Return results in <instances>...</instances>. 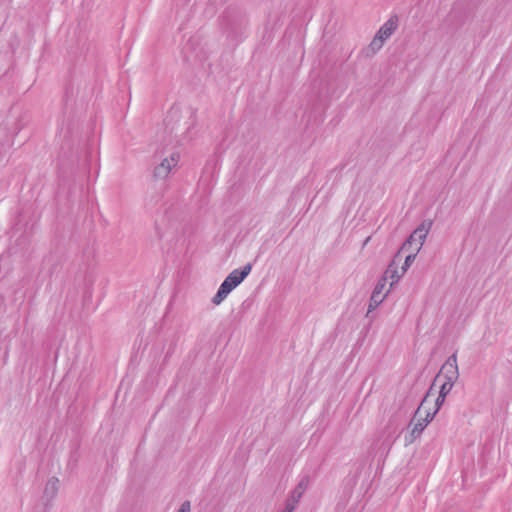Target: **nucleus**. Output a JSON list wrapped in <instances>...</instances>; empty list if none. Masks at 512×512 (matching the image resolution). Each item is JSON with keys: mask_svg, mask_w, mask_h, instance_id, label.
<instances>
[{"mask_svg": "<svg viewBox=\"0 0 512 512\" xmlns=\"http://www.w3.org/2000/svg\"><path fill=\"white\" fill-rule=\"evenodd\" d=\"M252 270V264L247 263L241 269L233 270L221 283L217 293L212 298L214 305H220L229 293L234 290L249 275Z\"/></svg>", "mask_w": 512, "mask_h": 512, "instance_id": "nucleus-1", "label": "nucleus"}, {"mask_svg": "<svg viewBox=\"0 0 512 512\" xmlns=\"http://www.w3.org/2000/svg\"><path fill=\"white\" fill-rule=\"evenodd\" d=\"M434 384L428 389L426 395L422 399L420 405L414 412V415L408 425V428H411L409 435L405 436V441L407 444L413 443L424 431V429L429 424V420L427 418H423V411L425 406L429 404V397L432 394Z\"/></svg>", "mask_w": 512, "mask_h": 512, "instance_id": "nucleus-2", "label": "nucleus"}, {"mask_svg": "<svg viewBox=\"0 0 512 512\" xmlns=\"http://www.w3.org/2000/svg\"><path fill=\"white\" fill-rule=\"evenodd\" d=\"M180 156L177 152L171 153L168 157L161 159L154 169L152 177L155 181L165 180L169 176L172 168L179 162Z\"/></svg>", "mask_w": 512, "mask_h": 512, "instance_id": "nucleus-3", "label": "nucleus"}, {"mask_svg": "<svg viewBox=\"0 0 512 512\" xmlns=\"http://www.w3.org/2000/svg\"><path fill=\"white\" fill-rule=\"evenodd\" d=\"M432 224L433 223L431 220L423 221L421 223V225L419 227H417L412 232V234L409 236V238L403 243L401 249L402 250L407 249V247L411 246L413 242H418L419 245L416 248V252H418L421 249V247L426 239V236L432 227Z\"/></svg>", "mask_w": 512, "mask_h": 512, "instance_id": "nucleus-4", "label": "nucleus"}, {"mask_svg": "<svg viewBox=\"0 0 512 512\" xmlns=\"http://www.w3.org/2000/svg\"><path fill=\"white\" fill-rule=\"evenodd\" d=\"M432 224L433 223L431 220L423 221L421 223V225L419 227H417L412 232V234L409 236V238L403 243L401 249L402 250L407 249V247L411 246L413 242H418L419 245L416 248V252H418L421 249V247L426 239V236L432 227Z\"/></svg>", "mask_w": 512, "mask_h": 512, "instance_id": "nucleus-5", "label": "nucleus"}, {"mask_svg": "<svg viewBox=\"0 0 512 512\" xmlns=\"http://www.w3.org/2000/svg\"><path fill=\"white\" fill-rule=\"evenodd\" d=\"M441 374L443 375L445 380L450 381H457L459 378V370H458V364H457V352H454L452 355L448 357L446 362L442 365L441 370L439 374L434 379V382H436Z\"/></svg>", "mask_w": 512, "mask_h": 512, "instance_id": "nucleus-6", "label": "nucleus"}, {"mask_svg": "<svg viewBox=\"0 0 512 512\" xmlns=\"http://www.w3.org/2000/svg\"><path fill=\"white\" fill-rule=\"evenodd\" d=\"M59 480L55 477L51 478L45 487L44 494L42 497V504L37 506L39 512H49V504L55 498L58 492Z\"/></svg>", "mask_w": 512, "mask_h": 512, "instance_id": "nucleus-7", "label": "nucleus"}, {"mask_svg": "<svg viewBox=\"0 0 512 512\" xmlns=\"http://www.w3.org/2000/svg\"><path fill=\"white\" fill-rule=\"evenodd\" d=\"M385 279H380L373 292H372V295L370 297V301H369V306H368V311H367V316L373 311L375 310L382 302L383 300L385 299L386 297V294H383V290L385 289Z\"/></svg>", "mask_w": 512, "mask_h": 512, "instance_id": "nucleus-8", "label": "nucleus"}, {"mask_svg": "<svg viewBox=\"0 0 512 512\" xmlns=\"http://www.w3.org/2000/svg\"><path fill=\"white\" fill-rule=\"evenodd\" d=\"M305 489H306V484L304 483V480H302L298 483V485L292 491L291 496L287 499L285 508L282 512H293L296 504L301 499Z\"/></svg>", "mask_w": 512, "mask_h": 512, "instance_id": "nucleus-9", "label": "nucleus"}, {"mask_svg": "<svg viewBox=\"0 0 512 512\" xmlns=\"http://www.w3.org/2000/svg\"><path fill=\"white\" fill-rule=\"evenodd\" d=\"M399 18L398 16L392 15L377 31V35L382 37V39H388L397 29Z\"/></svg>", "mask_w": 512, "mask_h": 512, "instance_id": "nucleus-10", "label": "nucleus"}, {"mask_svg": "<svg viewBox=\"0 0 512 512\" xmlns=\"http://www.w3.org/2000/svg\"><path fill=\"white\" fill-rule=\"evenodd\" d=\"M402 273L399 274L398 271H397V268L395 266V261H393L389 266L388 268L386 269L385 273H384V276L381 278V279H385V282L387 281L388 278H390L392 280L391 282V286L398 282L399 279L402 277Z\"/></svg>", "mask_w": 512, "mask_h": 512, "instance_id": "nucleus-11", "label": "nucleus"}, {"mask_svg": "<svg viewBox=\"0 0 512 512\" xmlns=\"http://www.w3.org/2000/svg\"><path fill=\"white\" fill-rule=\"evenodd\" d=\"M385 41V39L376 34L367 48L366 55L372 56L376 54L383 47Z\"/></svg>", "mask_w": 512, "mask_h": 512, "instance_id": "nucleus-12", "label": "nucleus"}, {"mask_svg": "<svg viewBox=\"0 0 512 512\" xmlns=\"http://www.w3.org/2000/svg\"><path fill=\"white\" fill-rule=\"evenodd\" d=\"M455 383V381L445 380V382L441 385L439 390L441 399L446 398V396L450 393Z\"/></svg>", "mask_w": 512, "mask_h": 512, "instance_id": "nucleus-13", "label": "nucleus"}, {"mask_svg": "<svg viewBox=\"0 0 512 512\" xmlns=\"http://www.w3.org/2000/svg\"><path fill=\"white\" fill-rule=\"evenodd\" d=\"M416 254L417 252L415 253H410L409 255L406 256L405 258V261H404V264L402 266V274H404V272L411 266V264L414 262L415 258H416Z\"/></svg>", "mask_w": 512, "mask_h": 512, "instance_id": "nucleus-14", "label": "nucleus"}, {"mask_svg": "<svg viewBox=\"0 0 512 512\" xmlns=\"http://www.w3.org/2000/svg\"><path fill=\"white\" fill-rule=\"evenodd\" d=\"M437 411L436 410H433L431 411L430 409L427 408V405L425 406V409L423 411V418H427V420H429V423L433 420V418L435 417Z\"/></svg>", "mask_w": 512, "mask_h": 512, "instance_id": "nucleus-15", "label": "nucleus"}, {"mask_svg": "<svg viewBox=\"0 0 512 512\" xmlns=\"http://www.w3.org/2000/svg\"><path fill=\"white\" fill-rule=\"evenodd\" d=\"M177 512H191V504L189 501H184L179 509L177 510Z\"/></svg>", "mask_w": 512, "mask_h": 512, "instance_id": "nucleus-16", "label": "nucleus"}, {"mask_svg": "<svg viewBox=\"0 0 512 512\" xmlns=\"http://www.w3.org/2000/svg\"><path fill=\"white\" fill-rule=\"evenodd\" d=\"M444 401H445V399H441L440 394H438V396L434 402V410H436L438 412V410L440 409V407L442 406Z\"/></svg>", "mask_w": 512, "mask_h": 512, "instance_id": "nucleus-17", "label": "nucleus"}]
</instances>
